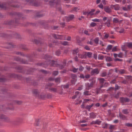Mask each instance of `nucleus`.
I'll return each mask as SVG.
<instances>
[{
  "label": "nucleus",
  "instance_id": "obj_1",
  "mask_svg": "<svg viewBox=\"0 0 132 132\" xmlns=\"http://www.w3.org/2000/svg\"><path fill=\"white\" fill-rule=\"evenodd\" d=\"M26 3L29 5L36 7H37L40 5V3L37 0H23Z\"/></svg>",
  "mask_w": 132,
  "mask_h": 132
},
{
  "label": "nucleus",
  "instance_id": "obj_2",
  "mask_svg": "<svg viewBox=\"0 0 132 132\" xmlns=\"http://www.w3.org/2000/svg\"><path fill=\"white\" fill-rule=\"evenodd\" d=\"M10 15H14L15 16L16 18L15 19V23L17 24H18L19 23V19H16V18H20L23 15V14L19 12H14L13 13H10Z\"/></svg>",
  "mask_w": 132,
  "mask_h": 132
},
{
  "label": "nucleus",
  "instance_id": "obj_3",
  "mask_svg": "<svg viewBox=\"0 0 132 132\" xmlns=\"http://www.w3.org/2000/svg\"><path fill=\"white\" fill-rule=\"evenodd\" d=\"M23 120L22 118L18 117L15 120L10 119L9 123L14 125H18L21 123Z\"/></svg>",
  "mask_w": 132,
  "mask_h": 132
},
{
  "label": "nucleus",
  "instance_id": "obj_4",
  "mask_svg": "<svg viewBox=\"0 0 132 132\" xmlns=\"http://www.w3.org/2000/svg\"><path fill=\"white\" fill-rule=\"evenodd\" d=\"M89 80L91 81L90 83V84L88 82L85 84L86 89L87 90H89L93 87V85L96 82L95 80L93 79H90Z\"/></svg>",
  "mask_w": 132,
  "mask_h": 132
},
{
  "label": "nucleus",
  "instance_id": "obj_5",
  "mask_svg": "<svg viewBox=\"0 0 132 132\" xmlns=\"http://www.w3.org/2000/svg\"><path fill=\"white\" fill-rule=\"evenodd\" d=\"M119 101L121 103L128 102L130 101V99L127 97H121L120 98Z\"/></svg>",
  "mask_w": 132,
  "mask_h": 132
},
{
  "label": "nucleus",
  "instance_id": "obj_6",
  "mask_svg": "<svg viewBox=\"0 0 132 132\" xmlns=\"http://www.w3.org/2000/svg\"><path fill=\"white\" fill-rule=\"evenodd\" d=\"M53 36L56 39L62 40L63 39L64 36L63 35H56L53 34Z\"/></svg>",
  "mask_w": 132,
  "mask_h": 132
},
{
  "label": "nucleus",
  "instance_id": "obj_7",
  "mask_svg": "<svg viewBox=\"0 0 132 132\" xmlns=\"http://www.w3.org/2000/svg\"><path fill=\"white\" fill-rule=\"evenodd\" d=\"M10 77L11 78H16L20 80L22 78V76L21 75H18L15 74H11L10 75Z\"/></svg>",
  "mask_w": 132,
  "mask_h": 132
},
{
  "label": "nucleus",
  "instance_id": "obj_8",
  "mask_svg": "<svg viewBox=\"0 0 132 132\" xmlns=\"http://www.w3.org/2000/svg\"><path fill=\"white\" fill-rule=\"evenodd\" d=\"M10 36L11 37V38L13 37H14L17 39H20L21 38V36L20 35L14 32H13L12 34L10 35Z\"/></svg>",
  "mask_w": 132,
  "mask_h": 132
},
{
  "label": "nucleus",
  "instance_id": "obj_9",
  "mask_svg": "<svg viewBox=\"0 0 132 132\" xmlns=\"http://www.w3.org/2000/svg\"><path fill=\"white\" fill-rule=\"evenodd\" d=\"M74 18V15L73 14H71L69 15L68 16H66V21L68 22L72 20Z\"/></svg>",
  "mask_w": 132,
  "mask_h": 132
},
{
  "label": "nucleus",
  "instance_id": "obj_10",
  "mask_svg": "<svg viewBox=\"0 0 132 132\" xmlns=\"http://www.w3.org/2000/svg\"><path fill=\"white\" fill-rule=\"evenodd\" d=\"M99 72V70L98 68L94 69L92 70L90 72V73L91 75L92 76L95 74L97 75L98 74Z\"/></svg>",
  "mask_w": 132,
  "mask_h": 132
},
{
  "label": "nucleus",
  "instance_id": "obj_11",
  "mask_svg": "<svg viewBox=\"0 0 132 132\" xmlns=\"http://www.w3.org/2000/svg\"><path fill=\"white\" fill-rule=\"evenodd\" d=\"M0 37L6 38L11 39V37L10 35L4 33H0Z\"/></svg>",
  "mask_w": 132,
  "mask_h": 132
},
{
  "label": "nucleus",
  "instance_id": "obj_12",
  "mask_svg": "<svg viewBox=\"0 0 132 132\" xmlns=\"http://www.w3.org/2000/svg\"><path fill=\"white\" fill-rule=\"evenodd\" d=\"M8 90V89L5 87L0 86V93L4 94Z\"/></svg>",
  "mask_w": 132,
  "mask_h": 132
},
{
  "label": "nucleus",
  "instance_id": "obj_13",
  "mask_svg": "<svg viewBox=\"0 0 132 132\" xmlns=\"http://www.w3.org/2000/svg\"><path fill=\"white\" fill-rule=\"evenodd\" d=\"M52 57V56L51 55L47 54H46L43 57V58L47 60L48 61V63L49 61H51Z\"/></svg>",
  "mask_w": 132,
  "mask_h": 132
},
{
  "label": "nucleus",
  "instance_id": "obj_14",
  "mask_svg": "<svg viewBox=\"0 0 132 132\" xmlns=\"http://www.w3.org/2000/svg\"><path fill=\"white\" fill-rule=\"evenodd\" d=\"M49 64H50L51 65L54 67H57V65L58 64L54 60H51V61H49V62L48 63L47 65H48Z\"/></svg>",
  "mask_w": 132,
  "mask_h": 132
},
{
  "label": "nucleus",
  "instance_id": "obj_15",
  "mask_svg": "<svg viewBox=\"0 0 132 132\" xmlns=\"http://www.w3.org/2000/svg\"><path fill=\"white\" fill-rule=\"evenodd\" d=\"M105 11L107 13H110L112 12V10L108 6H105L104 7Z\"/></svg>",
  "mask_w": 132,
  "mask_h": 132
},
{
  "label": "nucleus",
  "instance_id": "obj_16",
  "mask_svg": "<svg viewBox=\"0 0 132 132\" xmlns=\"http://www.w3.org/2000/svg\"><path fill=\"white\" fill-rule=\"evenodd\" d=\"M27 58H29L28 61L30 62H34L35 60L32 58V56L30 54H27L25 55Z\"/></svg>",
  "mask_w": 132,
  "mask_h": 132
},
{
  "label": "nucleus",
  "instance_id": "obj_17",
  "mask_svg": "<svg viewBox=\"0 0 132 132\" xmlns=\"http://www.w3.org/2000/svg\"><path fill=\"white\" fill-rule=\"evenodd\" d=\"M42 39L41 38H39L38 39H35L34 40H33L32 41L34 43H35L36 44H38L39 43L40 44H42Z\"/></svg>",
  "mask_w": 132,
  "mask_h": 132
},
{
  "label": "nucleus",
  "instance_id": "obj_18",
  "mask_svg": "<svg viewBox=\"0 0 132 132\" xmlns=\"http://www.w3.org/2000/svg\"><path fill=\"white\" fill-rule=\"evenodd\" d=\"M87 52H85V53L82 54H78V57L81 59H86L87 57Z\"/></svg>",
  "mask_w": 132,
  "mask_h": 132
},
{
  "label": "nucleus",
  "instance_id": "obj_19",
  "mask_svg": "<svg viewBox=\"0 0 132 132\" xmlns=\"http://www.w3.org/2000/svg\"><path fill=\"white\" fill-rule=\"evenodd\" d=\"M32 92L33 94H34L35 96L36 97H38L39 95V92L38 91V90L37 89H33L32 90Z\"/></svg>",
  "mask_w": 132,
  "mask_h": 132
},
{
  "label": "nucleus",
  "instance_id": "obj_20",
  "mask_svg": "<svg viewBox=\"0 0 132 132\" xmlns=\"http://www.w3.org/2000/svg\"><path fill=\"white\" fill-rule=\"evenodd\" d=\"M14 22L13 21L11 20L9 21H5L4 23V24H7L9 25H11L13 24Z\"/></svg>",
  "mask_w": 132,
  "mask_h": 132
},
{
  "label": "nucleus",
  "instance_id": "obj_21",
  "mask_svg": "<svg viewBox=\"0 0 132 132\" xmlns=\"http://www.w3.org/2000/svg\"><path fill=\"white\" fill-rule=\"evenodd\" d=\"M15 69L18 72L20 73H23V72L22 71L23 68L22 67L19 66L17 67H15Z\"/></svg>",
  "mask_w": 132,
  "mask_h": 132
},
{
  "label": "nucleus",
  "instance_id": "obj_22",
  "mask_svg": "<svg viewBox=\"0 0 132 132\" xmlns=\"http://www.w3.org/2000/svg\"><path fill=\"white\" fill-rule=\"evenodd\" d=\"M22 103V102L20 101H12V104H17L18 105H20Z\"/></svg>",
  "mask_w": 132,
  "mask_h": 132
},
{
  "label": "nucleus",
  "instance_id": "obj_23",
  "mask_svg": "<svg viewBox=\"0 0 132 132\" xmlns=\"http://www.w3.org/2000/svg\"><path fill=\"white\" fill-rule=\"evenodd\" d=\"M90 118L94 119L96 117V115L95 113H94L93 112H92L89 114Z\"/></svg>",
  "mask_w": 132,
  "mask_h": 132
},
{
  "label": "nucleus",
  "instance_id": "obj_24",
  "mask_svg": "<svg viewBox=\"0 0 132 132\" xmlns=\"http://www.w3.org/2000/svg\"><path fill=\"white\" fill-rule=\"evenodd\" d=\"M101 122V121H99L98 120H97L95 121H92V122L90 123V124H97L98 125H100V124Z\"/></svg>",
  "mask_w": 132,
  "mask_h": 132
},
{
  "label": "nucleus",
  "instance_id": "obj_25",
  "mask_svg": "<svg viewBox=\"0 0 132 132\" xmlns=\"http://www.w3.org/2000/svg\"><path fill=\"white\" fill-rule=\"evenodd\" d=\"M19 47L23 49L25 51H28V49L27 48L25 45L21 44L20 45Z\"/></svg>",
  "mask_w": 132,
  "mask_h": 132
},
{
  "label": "nucleus",
  "instance_id": "obj_26",
  "mask_svg": "<svg viewBox=\"0 0 132 132\" xmlns=\"http://www.w3.org/2000/svg\"><path fill=\"white\" fill-rule=\"evenodd\" d=\"M119 116L120 118L122 119V120H125L126 119V117L125 115L122 114L121 112L119 113Z\"/></svg>",
  "mask_w": 132,
  "mask_h": 132
},
{
  "label": "nucleus",
  "instance_id": "obj_27",
  "mask_svg": "<svg viewBox=\"0 0 132 132\" xmlns=\"http://www.w3.org/2000/svg\"><path fill=\"white\" fill-rule=\"evenodd\" d=\"M54 84L53 83H48L45 85V89H49L48 87H51Z\"/></svg>",
  "mask_w": 132,
  "mask_h": 132
},
{
  "label": "nucleus",
  "instance_id": "obj_28",
  "mask_svg": "<svg viewBox=\"0 0 132 132\" xmlns=\"http://www.w3.org/2000/svg\"><path fill=\"white\" fill-rule=\"evenodd\" d=\"M111 20V19H108L107 21L105 23V24L106 25V26L108 27L110 26Z\"/></svg>",
  "mask_w": 132,
  "mask_h": 132
},
{
  "label": "nucleus",
  "instance_id": "obj_29",
  "mask_svg": "<svg viewBox=\"0 0 132 132\" xmlns=\"http://www.w3.org/2000/svg\"><path fill=\"white\" fill-rule=\"evenodd\" d=\"M35 13H36V15L35 16V17H41L44 16V15L43 14H39V12L37 13L36 11H35Z\"/></svg>",
  "mask_w": 132,
  "mask_h": 132
},
{
  "label": "nucleus",
  "instance_id": "obj_30",
  "mask_svg": "<svg viewBox=\"0 0 132 132\" xmlns=\"http://www.w3.org/2000/svg\"><path fill=\"white\" fill-rule=\"evenodd\" d=\"M55 0H51L49 1V4L52 7L55 4Z\"/></svg>",
  "mask_w": 132,
  "mask_h": 132
},
{
  "label": "nucleus",
  "instance_id": "obj_31",
  "mask_svg": "<svg viewBox=\"0 0 132 132\" xmlns=\"http://www.w3.org/2000/svg\"><path fill=\"white\" fill-rule=\"evenodd\" d=\"M38 98L42 99H44L46 97V96L45 95L41 94L40 95L39 94L37 97Z\"/></svg>",
  "mask_w": 132,
  "mask_h": 132
},
{
  "label": "nucleus",
  "instance_id": "obj_32",
  "mask_svg": "<svg viewBox=\"0 0 132 132\" xmlns=\"http://www.w3.org/2000/svg\"><path fill=\"white\" fill-rule=\"evenodd\" d=\"M40 119H37L35 120V125L36 126H38L39 125V123L40 122Z\"/></svg>",
  "mask_w": 132,
  "mask_h": 132
},
{
  "label": "nucleus",
  "instance_id": "obj_33",
  "mask_svg": "<svg viewBox=\"0 0 132 132\" xmlns=\"http://www.w3.org/2000/svg\"><path fill=\"white\" fill-rule=\"evenodd\" d=\"M20 62L22 64H28V61L27 60H25L22 59H21Z\"/></svg>",
  "mask_w": 132,
  "mask_h": 132
},
{
  "label": "nucleus",
  "instance_id": "obj_34",
  "mask_svg": "<svg viewBox=\"0 0 132 132\" xmlns=\"http://www.w3.org/2000/svg\"><path fill=\"white\" fill-rule=\"evenodd\" d=\"M126 45L129 48H132V42L127 43Z\"/></svg>",
  "mask_w": 132,
  "mask_h": 132
},
{
  "label": "nucleus",
  "instance_id": "obj_35",
  "mask_svg": "<svg viewBox=\"0 0 132 132\" xmlns=\"http://www.w3.org/2000/svg\"><path fill=\"white\" fill-rule=\"evenodd\" d=\"M84 95L85 96L90 95H91V94L89 92V91H85L84 92Z\"/></svg>",
  "mask_w": 132,
  "mask_h": 132
},
{
  "label": "nucleus",
  "instance_id": "obj_36",
  "mask_svg": "<svg viewBox=\"0 0 132 132\" xmlns=\"http://www.w3.org/2000/svg\"><path fill=\"white\" fill-rule=\"evenodd\" d=\"M56 67L59 68L60 69H62L64 68V66L63 65L57 64Z\"/></svg>",
  "mask_w": 132,
  "mask_h": 132
},
{
  "label": "nucleus",
  "instance_id": "obj_37",
  "mask_svg": "<svg viewBox=\"0 0 132 132\" xmlns=\"http://www.w3.org/2000/svg\"><path fill=\"white\" fill-rule=\"evenodd\" d=\"M128 110L127 109L123 110L122 111V112L124 114H127L129 113Z\"/></svg>",
  "mask_w": 132,
  "mask_h": 132
},
{
  "label": "nucleus",
  "instance_id": "obj_38",
  "mask_svg": "<svg viewBox=\"0 0 132 132\" xmlns=\"http://www.w3.org/2000/svg\"><path fill=\"white\" fill-rule=\"evenodd\" d=\"M101 89L99 88H97L96 89L95 92L97 95L101 93Z\"/></svg>",
  "mask_w": 132,
  "mask_h": 132
},
{
  "label": "nucleus",
  "instance_id": "obj_39",
  "mask_svg": "<svg viewBox=\"0 0 132 132\" xmlns=\"http://www.w3.org/2000/svg\"><path fill=\"white\" fill-rule=\"evenodd\" d=\"M87 56L88 58H90L92 57V52H88L87 53Z\"/></svg>",
  "mask_w": 132,
  "mask_h": 132
},
{
  "label": "nucleus",
  "instance_id": "obj_40",
  "mask_svg": "<svg viewBox=\"0 0 132 132\" xmlns=\"http://www.w3.org/2000/svg\"><path fill=\"white\" fill-rule=\"evenodd\" d=\"M120 7L118 4L115 5L114 9L115 10H118L120 9Z\"/></svg>",
  "mask_w": 132,
  "mask_h": 132
},
{
  "label": "nucleus",
  "instance_id": "obj_41",
  "mask_svg": "<svg viewBox=\"0 0 132 132\" xmlns=\"http://www.w3.org/2000/svg\"><path fill=\"white\" fill-rule=\"evenodd\" d=\"M55 82H56L60 83V77H57L54 79Z\"/></svg>",
  "mask_w": 132,
  "mask_h": 132
},
{
  "label": "nucleus",
  "instance_id": "obj_42",
  "mask_svg": "<svg viewBox=\"0 0 132 132\" xmlns=\"http://www.w3.org/2000/svg\"><path fill=\"white\" fill-rule=\"evenodd\" d=\"M71 78L72 79H73L75 80V79L77 78V75L75 74H71Z\"/></svg>",
  "mask_w": 132,
  "mask_h": 132
},
{
  "label": "nucleus",
  "instance_id": "obj_43",
  "mask_svg": "<svg viewBox=\"0 0 132 132\" xmlns=\"http://www.w3.org/2000/svg\"><path fill=\"white\" fill-rule=\"evenodd\" d=\"M125 70L124 69H121L120 70L118 71L119 73L122 74L125 73Z\"/></svg>",
  "mask_w": 132,
  "mask_h": 132
},
{
  "label": "nucleus",
  "instance_id": "obj_44",
  "mask_svg": "<svg viewBox=\"0 0 132 132\" xmlns=\"http://www.w3.org/2000/svg\"><path fill=\"white\" fill-rule=\"evenodd\" d=\"M61 54V52L59 50L56 51L55 52V54L58 56L60 55Z\"/></svg>",
  "mask_w": 132,
  "mask_h": 132
},
{
  "label": "nucleus",
  "instance_id": "obj_45",
  "mask_svg": "<svg viewBox=\"0 0 132 132\" xmlns=\"http://www.w3.org/2000/svg\"><path fill=\"white\" fill-rule=\"evenodd\" d=\"M6 6L3 4H0V8L4 9L5 10H6Z\"/></svg>",
  "mask_w": 132,
  "mask_h": 132
},
{
  "label": "nucleus",
  "instance_id": "obj_46",
  "mask_svg": "<svg viewBox=\"0 0 132 132\" xmlns=\"http://www.w3.org/2000/svg\"><path fill=\"white\" fill-rule=\"evenodd\" d=\"M113 22L115 23H117L119 22V20L117 18H114L113 19Z\"/></svg>",
  "mask_w": 132,
  "mask_h": 132
},
{
  "label": "nucleus",
  "instance_id": "obj_47",
  "mask_svg": "<svg viewBox=\"0 0 132 132\" xmlns=\"http://www.w3.org/2000/svg\"><path fill=\"white\" fill-rule=\"evenodd\" d=\"M49 89L55 92H56L57 91V89L55 88H49Z\"/></svg>",
  "mask_w": 132,
  "mask_h": 132
},
{
  "label": "nucleus",
  "instance_id": "obj_48",
  "mask_svg": "<svg viewBox=\"0 0 132 132\" xmlns=\"http://www.w3.org/2000/svg\"><path fill=\"white\" fill-rule=\"evenodd\" d=\"M99 39L98 37H96L94 40V41L96 44H98Z\"/></svg>",
  "mask_w": 132,
  "mask_h": 132
},
{
  "label": "nucleus",
  "instance_id": "obj_49",
  "mask_svg": "<svg viewBox=\"0 0 132 132\" xmlns=\"http://www.w3.org/2000/svg\"><path fill=\"white\" fill-rule=\"evenodd\" d=\"M70 84L69 83L65 85H64L63 86V87L64 88H69Z\"/></svg>",
  "mask_w": 132,
  "mask_h": 132
},
{
  "label": "nucleus",
  "instance_id": "obj_50",
  "mask_svg": "<svg viewBox=\"0 0 132 132\" xmlns=\"http://www.w3.org/2000/svg\"><path fill=\"white\" fill-rule=\"evenodd\" d=\"M40 71L42 72L43 73L45 74H47L49 73V72H47V71L43 70H40Z\"/></svg>",
  "mask_w": 132,
  "mask_h": 132
},
{
  "label": "nucleus",
  "instance_id": "obj_51",
  "mask_svg": "<svg viewBox=\"0 0 132 132\" xmlns=\"http://www.w3.org/2000/svg\"><path fill=\"white\" fill-rule=\"evenodd\" d=\"M6 80V78H0V82H4Z\"/></svg>",
  "mask_w": 132,
  "mask_h": 132
},
{
  "label": "nucleus",
  "instance_id": "obj_52",
  "mask_svg": "<svg viewBox=\"0 0 132 132\" xmlns=\"http://www.w3.org/2000/svg\"><path fill=\"white\" fill-rule=\"evenodd\" d=\"M15 60L17 61L20 62V61L21 59L19 57H16L14 58Z\"/></svg>",
  "mask_w": 132,
  "mask_h": 132
},
{
  "label": "nucleus",
  "instance_id": "obj_53",
  "mask_svg": "<svg viewBox=\"0 0 132 132\" xmlns=\"http://www.w3.org/2000/svg\"><path fill=\"white\" fill-rule=\"evenodd\" d=\"M78 49H76L73 50V54L77 53L78 52Z\"/></svg>",
  "mask_w": 132,
  "mask_h": 132
},
{
  "label": "nucleus",
  "instance_id": "obj_54",
  "mask_svg": "<svg viewBox=\"0 0 132 132\" xmlns=\"http://www.w3.org/2000/svg\"><path fill=\"white\" fill-rule=\"evenodd\" d=\"M52 97V95L49 93L47 94L46 97L47 98H51Z\"/></svg>",
  "mask_w": 132,
  "mask_h": 132
},
{
  "label": "nucleus",
  "instance_id": "obj_55",
  "mask_svg": "<svg viewBox=\"0 0 132 132\" xmlns=\"http://www.w3.org/2000/svg\"><path fill=\"white\" fill-rule=\"evenodd\" d=\"M126 45H122L121 46V48L122 49V51H126L125 52V53H126L127 52V51H126L125 50L126 49V47H125Z\"/></svg>",
  "mask_w": 132,
  "mask_h": 132
},
{
  "label": "nucleus",
  "instance_id": "obj_56",
  "mask_svg": "<svg viewBox=\"0 0 132 132\" xmlns=\"http://www.w3.org/2000/svg\"><path fill=\"white\" fill-rule=\"evenodd\" d=\"M32 72L31 71V69H29L28 70L27 72H26V74H32Z\"/></svg>",
  "mask_w": 132,
  "mask_h": 132
},
{
  "label": "nucleus",
  "instance_id": "obj_57",
  "mask_svg": "<svg viewBox=\"0 0 132 132\" xmlns=\"http://www.w3.org/2000/svg\"><path fill=\"white\" fill-rule=\"evenodd\" d=\"M105 80L104 78H100V82L101 84H103Z\"/></svg>",
  "mask_w": 132,
  "mask_h": 132
},
{
  "label": "nucleus",
  "instance_id": "obj_58",
  "mask_svg": "<svg viewBox=\"0 0 132 132\" xmlns=\"http://www.w3.org/2000/svg\"><path fill=\"white\" fill-rule=\"evenodd\" d=\"M96 23L92 22L90 24V26L91 27H93L95 26H96Z\"/></svg>",
  "mask_w": 132,
  "mask_h": 132
},
{
  "label": "nucleus",
  "instance_id": "obj_59",
  "mask_svg": "<svg viewBox=\"0 0 132 132\" xmlns=\"http://www.w3.org/2000/svg\"><path fill=\"white\" fill-rule=\"evenodd\" d=\"M106 73L105 72H103L101 74V76L102 77H104L106 76Z\"/></svg>",
  "mask_w": 132,
  "mask_h": 132
},
{
  "label": "nucleus",
  "instance_id": "obj_60",
  "mask_svg": "<svg viewBox=\"0 0 132 132\" xmlns=\"http://www.w3.org/2000/svg\"><path fill=\"white\" fill-rule=\"evenodd\" d=\"M112 47V46L111 45H109L106 48V49L109 50H111Z\"/></svg>",
  "mask_w": 132,
  "mask_h": 132
},
{
  "label": "nucleus",
  "instance_id": "obj_61",
  "mask_svg": "<svg viewBox=\"0 0 132 132\" xmlns=\"http://www.w3.org/2000/svg\"><path fill=\"white\" fill-rule=\"evenodd\" d=\"M106 60L108 61H112V59L111 57L107 56L106 58Z\"/></svg>",
  "mask_w": 132,
  "mask_h": 132
},
{
  "label": "nucleus",
  "instance_id": "obj_62",
  "mask_svg": "<svg viewBox=\"0 0 132 132\" xmlns=\"http://www.w3.org/2000/svg\"><path fill=\"white\" fill-rule=\"evenodd\" d=\"M114 88V87H110L109 89L107 90V91L108 92L111 91L113 90Z\"/></svg>",
  "mask_w": 132,
  "mask_h": 132
},
{
  "label": "nucleus",
  "instance_id": "obj_63",
  "mask_svg": "<svg viewBox=\"0 0 132 132\" xmlns=\"http://www.w3.org/2000/svg\"><path fill=\"white\" fill-rule=\"evenodd\" d=\"M53 75L55 76L57 75L58 74V72L57 71H54L53 73Z\"/></svg>",
  "mask_w": 132,
  "mask_h": 132
},
{
  "label": "nucleus",
  "instance_id": "obj_64",
  "mask_svg": "<svg viewBox=\"0 0 132 132\" xmlns=\"http://www.w3.org/2000/svg\"><path fill=\"white\" fill-rule=\"evenodd\" d=\"M125 125L128 127H132V124L129 123H127L125 124Z\"/></svg>",
  "mask_w": 132,
  "mask_h": 132
}]
</instances>
